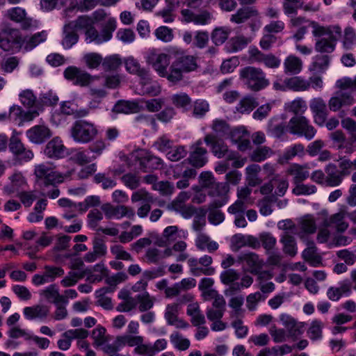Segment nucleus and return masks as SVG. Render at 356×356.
<instances>
[{"label":"nucleus","instance_id":"obj_53","mask_svg":"<svg viewBox=\"0 0 356 356\" xmlns=\"http://www.w3.org/2000/svg\"><path fill=\"white\" fill-rule=\"evenodd\" d=\"M121 181L126 187L131 190H135L140 184V178L136 174L128 172L121 177Z\"/></svg>","mask_w":356,"mask_h":356},{"label":"nucleus","instance_id":"obj_44","mask_svg":"<svg viewBox=\"0 0 356 356\" xmlns=\"http://www.w3.org/2000/svg\"><path fill=\"white\" fill-rule=\"evenodd\" d=\"M280 241L283 243V251L285 254L291 257H294L297 254L296 241L293 236L289 234V233H284Z\"/></svg>","mask_w":356,"mask_h":356},{"label":"nucleus","instance_id":"obj_30","mask_svg":"<svg viewBox=\"0 0 356 356\" xmlns=\"http://www.w3.org/2000/svg\"><path fill=\"white\" fill-rule=\"evenodd\" d=\"M280 320L283 325L287 330L289 335L293 337H298L303 332L304 325L297 322L293 318L286 314H282Z\"/></svg>","mask_w":356,"mask_h":356},{"label":"nucleus","instance_id":"obj_54","mask_svg":"<svg viewBox=\"0 0 356 356\" xmlns=\"http://www.w3.org/2000/svg\"><path fill=\"white\" fill-rule=\"evenodd\" d=\"M302 0H283L282 6L284 13L288 17H292L298 13L300 3Z\"/></svg>","mask_w":356,"mask_h":356},{"label":"nucleus","instance_id":"obj_47","mask_svg":"<svg viewBox=\"0 0 356 356\" xmlns=\"http://www.w3.org/2000/svg\"><path fill=\"white\" fill-rule=\"evenodd\" d=\"M246 175L248 184L254 186L259 184L261 180L258 177V174L261 170V167L257 164H252L246 167Z\"/></svg>","mask_w":356,"mask_h":356},{"label":"nucleus","instance_id":"obj_28","mask_svg":"<svg viewBox=\"0 0 356 356\" xmlns=\"http://www.w3.org/2000/svg\"><path fill=\"white\" fill-rule=\"evenodd\" d=\"M259 11L253 6H246L239 8L235 14L231 16L230 21L236 24H242L248 19L259 17Z\"/></svg>","mask_w":356,"mask_h":356},{"label":"nucleus","instance_id":"obj_3","mask_svg":"<svg viewBox=\"0 0 356 356\" xmlns=\"http://www.w3.org/2000/svg\"><path fill=\"white\" fill-rule=\"evenodd\" d=\"M117 340L122 345L134 347L133 353L139 356H155L167 348L165 339H159L153 343H145V339L140 335L127 334L118 337Z\"/></svg>","mask_w":356,"mask_h":356},{"label":"nucleus","instance_id":"obj_49","mask_svg":"<svg viewBox=\"0 0 356 356\" xmlns=\"http://www.w3.org/2000/svg\"><path fill=\"white\" fill-rule=\"evenodd\" d=\"M287 109L289 112L293 113L295 115L294 116L302 115L307 111V106L305 101L299 97L290 102Z\"/></svg>","mask_w":356,"mask_h":356},{"label":"nucleus","instance_id":"obj_6","mask_svg":"<svg viewBox=\"0 0 356 356\" xmlns=\"http://www.w3.org/2000/svg\"><path fill=\"white\" fill-rule=\"evenodd\" d=\"M116 19L109 17L106 22L102 24L100 33L92 24L86 32H85V41L87 44L95 43L100 44L110 40L112 38L113 33L116 29Z\"/></svg>","mask_w":356,"mask_h":356},{"label":"nucleus","instance_id":"obj_59","mask_svg":"<svg viewBox=\"0 0 356 356\" xmlns=\"http://www.w3.org/2000/svg\"><path fill=\"white\" fill-rule=\"evenodd\" d=\"M287 129V126L284 122H276L275 120H271L268 126V131L276 138H280Z\"/></svg>","mask_w":356,"mask_h":356},{"label":"nucleus","instance_id":"obj_22","mask_svg":"<svg viewBox=\"0 0 356 356\" xmlns=\"http://www.w3.org/2000/svg\"><path fill=\"white\" fill-rule=\"evenodd\" d=\"M26 135L31 143L42 144L50 138L52 133L49 128L44 125H35L27 130Z\"/></svg>","mask_w":356,"mask_h":356},{"label":"nucleus","instance_id":"obj_25","mask_svg":"<svg viewBox=\"0 0 356 356\" xmlns=\"http://www.w3.org/2000/svg\"><path fill=\"white\" fill-rule=\"evenodd\" d=\"M232 243L236 250L245 246L254 249L260 247V241L256 237L251 235L235 234L232 236Z\"/></svg>","mask_w":356,"mask_h":356},{"label":"nucleus","instance_id":"obj_51","mask_svg":"<svg viewBox=\"0 0 356 356\" xmlns=\"http://www.w3.org/2000/svg\"><path fill=\"white\" fill-rule=\"evenodd\" d=\"M17 197L25 207H30L37 199L38 195L35 191L23 190L17 193Z\"/></svg>","mask_w":356,"mask_h":356},{"label":"nucleus","instance_id":"obj_35","mask_svg":"<svg viewBox=\"0 0 356 356\" xmlns=\"http://www.w3.org/2000/svg\"><path fill=\"white\" fill-rule=\"evenodd\" d=\"M298 227L302 233L297 232L298 236L303 238L304 234H312L316 231V225L313 216L307 215L300 219L298 222Z\"/></svg>","mask_w":356,"mask_h":356},{"label":"nucleus","instance_id":"obj_16","mask_svg":"<svg viewBox=\"0 0 356 356\" xmlns=\"http://www.w3.org/2000/svg\"><path fill=\"white\" fill-rule=\"evenodd\" d=\"M238 261L247 266V270L251 274L261 275L264 261L254 252H243L238 257Z\"/></svg>","mask_w":356,"mask_h":356},{"label":"nucleus","instance_id":"obj_57","mask_svg":"<svg viewBox=\"0 0 356 356\" xmlns=\"http://www.w3.org/2000/svg\"><path fill=\"white\" fill-rule=\"evenodd\" d=\"M8 335L10 338L16 339L19 337L24 338L26 341H30L32 333L25 329H22L19 326H13L8 331Z\"/></svg>","mask_w":356,"mask_h":356},{"label":"nucleus","instance_id":"obj_43","mask_svg":"<svg viewBox=\"0 0 356 356\" xmlns=\"http://www.w3.org/2000/svg\"><path fill=\"white\" fill-rule=\"evenodd\" d=\"M170 100L176 108H181L183 111H187L192 102L190 97L185 92L172 95Z\"/></svg>","mask_w":356,"mask_h":356},{"label":"nucleus","instance_id":"obj_36","mask_svg":"<svg viewBox=\"0 0 356 356\" xmlns=\"http://www.w3.org/2000/svg\"><path fill=\"white\" fill-rule=\"evenodd\" d=\"M284 67L286 74H297L302 70V62L298 57L290 55L284 60Z\"/></svg>","mask_w":356,"mask_h":356},{"label":"nucleus","instance_id":"obj_23","mask_svg":"<svg viewBox=\"0 0 356 356\" xmlns=\"http://www.w3.org/2000/svg\"><path fill=\"white\" fill-rule=\"evenodd\" d=\"M44 153L50 159H58L65 156L66 147L60 138L54 137L46 145Z\"/></svg>","mask_w":356,"mask_h":356},{"label":"nucleus","instance_id":"obj_26","mask_svg":"<svg viewBox=\"0 0 356 356\" xmlns=\"http://www.w3.org/2000/svg\"><path fill=\"white\" fill-rule=\"evenodd\" d=\"M326 176L325 181L326 185L331 187L339 186L345 177L335 164L330 163L325 169Z\"/></svg>","mask_w":356,"mask_h":356},{"label":"nucleus","instance_id":"obj_29","mask_svg":"<svg viewBox=\"0 0 356 356\" xmlns=\"http://www.w3.org/2000/svg\"><path fill=\"white\" fill-rule=\"evenodd\" d=\"M307 248L302 252V258L314 267H317L322 264V257L317 253V248L312 241H307Z\"/></svg>","mask_w":356,"mask_h":356},{"label":"nucleus","instance_id":"obj_32","mask_svg":"<svg viewBox=\"0 0 356 356\" xmlns=\"http://www.w3.org/2000/svg\"><path fill=\"white\" fill-rule=\"evenodd\" d=\"M125 68L130 74H136L140 79H147L148 70L144 67H141L139 62L134 57L130 56L124 60Z\"/></svg>","mask_w":356,"mask_h":356},{"label":"nucleus","instance_id":"obj_7","mask_svg":"<svg viewBox=\"0 0 356 356\" xmlns=\"http://www.w3.org/2000/svg\"><path fill=\"white\" fill-rule=\"evenodd\" d=\"M288 131L298 136H304L307 140H312L316 134V129L310 124L309 120L303 115L292 117L287 125Z\"/></svg>","mask_w":356,"mask_h":356},{"label":"nucleus","instance_id":"obj_19","mask_svg":"<svg viewBox=\"0 0 356 356\" xmlns=\"http://www.w3.org/2000/svg\"><path fill=\"white\" fill-rule=\"evenodd\" d=\"M102 209L108 219L113 218L120 219L123 217H127L129 219H133L135 216L134 210L132 208L124 205L113 207L111 204L107 203L102 206Z\"/></svg>","mask_w":356,"mask_h":356},{"label":"nucleus","instance_id":"obj_31","mask_svg":"<svg viewBox=\"0 0 356 356\" xmlns=\"http://www.w3.org/2000/svg\"><path fill=\"white\" fill-rule=\"evenodd\" d=\"M287 173L293 177V183L296 184L302 183L309 177V172L306 165L292 163L287 169Z\"/></svg>","mask_w":356,"mask_h":356},{"label":"nucleus","instance_id":"obj_39","mask_svg":"<svg viewBox=\"0 0 356 356\" xmlns=\"http://www.w3.org/2000/svg\"><path fill=\"white\" fill-rule=\"evenodd\" d=\"M286 86L293 91L307 90L310 87V83L300 76H293L284 81Z\"/></svg>","mask_w":356,"mask_h":356},{"label":"nucleus","instance_id":"obj_60","mask_svg":"<svg viewBox=\"0 0 356 356\" xmlns=\"http://www.w3.org/2000/svg\"><path fill=\"white\" fill-rule=\"evenodd\" d=\"M44 273L49 282L54 281L57 277H62L65 271L61 267L54 266H45Z\"/></svg>","mask_w":356,"mask_h":356},{"label":"nucleus","instance_id":"obj_1","mask_svg":"<svg viewBox=\"0 0 356 356\" xmlns=\"http://www.w3.org/2000/svg\"><path fill=\"white\" fill-rule=\"evenodd\" d=\"M167 51L175 59L170 66V74L168 81H179L183 79L184 73H189L197 69V56L187 54L182 49L176 47L168 48Z\"/></svg>","mask_w":356,"mask_h":356},{"label":"nucleus","instance_id":"obj_56","mask_svg":"<svg viewBox=\"0 0 356 356\" xmlns=\"http://www.w3.org/2000/svg\"><path fill=\"white\" fill-rule=\"evenodd\" d=\"M240 278V274L237 270L229 268L220 273V279L222 284L229 285Z\"/></svg>","mask_w":356,"mask_h":356},{"label":"nucleus","instance_id":"obj_4","mask_svg":"<svg viewBox=\"0 0 356 356\" xmlns=\"http://www.w3.org/2000/svg\"><path fill=\"white\" fill-rule=\"evenodd\" d=\"M242 83L251 91L258 92L266 88L270 82L261 68L246 66L239 71Z\"/></svg>","mask_w":356,"mask_h":356},{"label":"nucleus","instance_id":"obj_21","mask_svg":"<svg viewBox=\"0 0 356 356\" xmlns=\"http://www.w3.org/2000/svg\"><path fill=\"white\" fill-rule=\"evenodd\" d=\"M49 314V308L44 305H34L23 309V315L27 321H44Z\"/></svg>","mask_w":356,"mask_h":356},{"label":"nucleus","instance_id":"obj_34","mask_svg":"<svg viewBox=\"0 0 356 356\" xmlns=\"http://www.w3.org/2000/svg\"><path fill=\"white\" fill-rule=\"evenodd\" d=\"M142 90L143 95H147L151 97H156L161 92V88L159 83L152 81L149 72L147 73V79H140Z\"/></svg>","mask_w":356,"mask_h":356},{"label":"nucleus","instance_id":"obj_33","mask_svg":"<svg viewBox=\"0 0 356 356\" xmlns=\"http://www.w3.org/2000/svg\"><path fill=\"white\" fill-rule=\"evenodd\" d=\"M138 104L134 101L119 100L113 108V111L116 113L130 114L138 111Z\"/></svg>","mask_w":356,"mask_h":356},{"label":"nucleus","instance_id":"obj_9","mask_svg":"<svg viewBox=\"0 0 356 356\" xmlns=\"http://www.w3.org/2000/svg\"><path fill=\"white\" fill-rule=\"evenodd\" d=\"M204 142L210 147L212 154L218 159L226 157L231 161L236 158V153L230 151L227 144L215 134H207L204 138Z\"/></svg>","mask_w":356,"mask_h":356},{"label":"nucleus","instance_id":"obj_13","mask_svg":"<svg viewBox=\"0 0 356 356\" xmlns=\"http://www.w3.org/2000/svg\"><path fill=\"white\" fill-rule=\"evenodd\" d=\"M65 79L70 81L75 86L81 87L88 86L97 76H92L85 70H81L76 66H69L63 72Z\"/></svg>","mask_w":356,"mask_h":356},{"label":"nucleus","instance_id":"obj_63","mask_svg":"<svg viewBox=\"0 0 356 356\" xmlns=\"http://www.w3.org/2000/svg\"><path fill=\"white\" fill-rule=\"evenodd\" d=\"M71 159L74 163L81 165L88 163L91 161L94 160L92 159V156H89V152L88 150L81 149L76 151L71 156Z\"/></svg>","mask_w":356,"mask_h":356},{"label":"nucleus","instance_id":"obj_2","mask_svg":"<svg viewBox=\"0 0 356 356\" xmlns=\"http://www.w3.org/2000/svg\"><path fill=\"white\" fill-rule=\"evenodd\" d=\"M313 26L312 35L315 38L314 48L319 53L330 54L335 49L341 29L339 26H321L318 22L311 23Z\"/></svg>","mask_w":356,"mask_h":356},{"label":"nucleus","instance_id":"obj_38","mask_svg":"<svg viewBox=\"0 0 356 356\" xmlns=\"http://www.w3.org/2000/svg\"><path fill=\"white\" fill-rule=\"evenodd\" d=\"M79 38V35L70 25L67 24L64 26L62 45L65 49H70L77 43Z\"/></svg>","mask_w":356,"mask_h":356},{"label":"nucleus","instance_id":"obj_41","mask_svg":"<svg viewBox=\"0 0 356 356\" xmlns=\"http://www.w3.org/2000/svg\"><path fill=\"white\" fill-rule=\"evenodd\" d=\"M67 24L70 25L75 31H83L85 33L86 32V30L94 24V22L90 17L88 15H81L75 20L70 22Z\"/></svg>","mask_w":356,"mask_h":356},{"label":"nucleus","instance_id":"obj_11","mask_svg":"<svg viewBox=\"0 0 356 356\" xmlns=\"http://www.w3.org/2000/svg\"><path fill=\"white\" fill-rule=\"evenodd\" d=\"M35 175L40 181V186L44 191L45 187L62 183L63 177L46 164L35 166Z\"/></svg>","mask_w":356,"mask_h":356},{"label":"nucleus","instance_id":"obj_12","mask_svg":"<svg viewBox=\"0 0 356 356\" xmlns=\"http://www.w3.org/2000/svg\"><path fill=\"white\" fill-rule=\"evenodd\" d=\"M35 175L40 181V186L44 191L45 187L62 183L63 177L46 164L35 166Z\"/></svg>","mask_w":356,"mask_h":356},{"label":"nucleus","instance_id":"obj_10","mask_svg":"<svg viewBox=\"0 0 356 356\" xmlns=\"http://www.w3.org/2000/svg\"><path fill=\"white\" fill-rule=\"evenodd\" d=\"M135 161L137 162L139 169L143 172L160 170L164 165L162 159L145 150L138 152L135 155Z\"/></svg>","mask_w":356,"mask_h":356},{"label":"nucleus","instance_id":"obj_15","mask_svg":"<svg viewBox=\"0 0 356 356\" xmlns=\"http://www.w3.org/2000/svg\"><path fill=\"white\" fill-rule=\"evenodd\" d=\"M201 139L197 140L190 147L189 156L185 161L195 168H202L208 162L207 149L202 146Z\"/></svg>","mask_w":356,"mask_h":356},{"label":"nucleus","instance_id":"obj_20","mask_svg":"<svg viewBox=\"0 0 356 356\" xmlns=\"http://www.w3.org/2000/svg\"><path fill=\"white\" fill-rule=\"evenodd\" d=\"M355 103V99L351 92L338 91L328 102L329 109L337 112L343 106H350Z\"/></svg>","mask_w":356,"mask_h":356},{"label":"nucleus","instance_id":"obj_18","mask_svg":"<svg viewBox=\"0 0 356 356\" xmlns=\"http://www.w3.org/2000/svg\"><path fill=\"white\" fill-rule=\"evenodd\" d=\"M228 136L240 151H246L251 147L250 132L243 126L232 129Z\"/></svg>","mask_w":356,"mask_h":356},{"label":"nucleus","instance_id":"obj_5","mask_svg":"<svg viewBox=\"0 0 356 356\" xmlns=\"http://www.w3.org/2000/svg\"><path fill=\"white\" fill-rule=\"evenodd\" d=\"M70 137L79 144H87L93 141L98 135L96 125L86 120H76L70 129Z\"/></svg>","mask_w":356,"mask_h":356},{"label":"nucleus","instance_id":"obj_42","mask_svg":"<svg viewBox=\"0 0 356 356\" xmlns=\"http://www.w3.org/2000/svg\"><path fill=\"white\" fill-rule=\"evenodd\" d=\"M135 299L138 304V310L140 312L149 311L154 304V298L151 297L147 291L137 295Z\"/></svg>","mask_w":356,"mask_h":356},{"label":"nucleus","instance_id":"obj_14","mask_svg":"<svg viewBox=\"0 0 356 356\" xmlns=\"http://www.w3.org/2000/svg\"><path fill=\"white\" fill-rule=\"evenodd\" d=\"M170 56L169 53L157 54L155 51L150 52L147 57V62L152 65L153 68L161 77H165L168 80L170 74Z\"/></svg>","mask_w":356,"mask_h":356},{"label":"nucleus","instance_id":"obj_46","mask_svg":"<svg viewBox=\"0 0 356 356\" xmlns=\"http://www.w3.org/2000/svg\"><path fill=\"white\" fill-rule=\"evenodd\" d=\"M258 105L256 99L250 96L242 98L237 104L236 109L240 113H250Z\"/></svg>","mask_w":356,"mask_h":356},{"label":"nucleus","instance_id":"obj_52","mask_svg":"<svg viewBox=\"0 0 356 356\" xmlns=\"http://www.w3.org/2000/svg\"><path fill=\"white\" fill-rule=\"evenodd\" d=\"M323 324L319 320H314L307 330L308 337L313 341L318 340L322 337Z\"/></svg>","mask_w":356,"mask_h":356},{"label":"nucleus","instance_id":"obj_27","mask_svg":"<svg viewBox=\"0 0 356 356\" xmlns=\"http://www.w3.org/2000/svg\"><path fill=\"white\" fill-rule=\"evenodd\" d=\"M40 296L50 303L56 305L60 304H67L68 300L64 296L59 293L58 289L56 284H51L40 293Z\"/></svg>","mask_w":356,"mask_h":356},{"label":"nucleus","instance_id":"obj_40","mask_svg":"<svg viewBox=\"0 0 356 356\" xmlns=\"http://www.w3.org/2000/svg\"><path fill=\"white\" fill-rule=\"evenodd\" d=\"M211 128L217 137H225L229 136L232 129L227 122L222 119L213 120Z\"/></svg>","mask_w":356,"mask_h":356},{"label":"nucleus","instance_id":"obj_37","mask_svg":"<svg viewBox=\"0 0 356 356\" xmlns=\"http://www.w3.org/2000/svg\"><path fill=\"white\" fill-rule=\"evenodd\" d=\"M170 341L173 347L179 351L188 350L191 346V341L188 339L179 332H173L170 335Z\"/></svg>","mask_w":356,"mask_h":356},{"label":"nucleus","instance_id":"obj_50","mask_svg":"<svg viewBox=\"0 0 356 356\" xmlns=\"http://www.w3.org/2000/svg\"><path fill=\"white\" fill-rule=\"evenodd\" d=\"M88 68L92 70L97 69L102 63V56L96 52L86 54L83 58Z\"/></svg>","mask_w":356,"mask_h":356},{"label":"nucleus","instance_id":"obj_62","mask_svg":"<svg viewBox=\"0 0 356 356\" xmlns=\"http://www.w3.org/2000/svg\"><path fill=\"white\" fill-rule=\"evenodd\" d=\"M317 188L314 185L303 184L298 183L295 184L293 193L296 195H309L316 192Z\"/></svg>","mask_w":356,"mask_h":356},{"label":"nucleus","instance_id":"obj_17","mask_svg":"<svg viewBox=\"0 0 356 356\" xmlns=\"http://www.w3.org/2000/svg\"><path fill=\"white\" fill-rule=\"evenodd\" d=\"M309 108L314 122L320 127L324 126L329 114L325 102L321 97L313 98L309 102Z\"/></svg>","mask_w":356,"mask_h":356},{"label":"nucleus","instance_id":"obj_8","mask_svg":"<svg viewBox=\"0 0 356 356\" xmlns=\"http://www.w3.org/2000/svg\"><path fill=\"white\" fill-rule=\"evenodd\" d=\"M24 40L19 30L7 29L0 33V48L5 51H19Z\"/></svg>","mask_w":356,"mask_h":356},{"label":"nucleus","instance_id":"obj_58","mask_svg":"<svg viewBox=\"0 0 356 356\" xmlns=\"http://www.w3.org/2000/svg\"><path fill=\"white\" fill-rule=\"evenodd\" d=\"M305 153V146L301 143L295 144L286 149L283 157L289 161L296 156H302Z\"/></svg>","mask_w":356,"mask_h":356},{"label":"nucleus","instance_id":"obj_45","mask_svg":"<svg viewBox=\"0 0 356 356\" xmlns=\"http://www.w3.org/2000/svg\"><path fill=\"white\" fill-rule=\"evenodd\" d=\"M188 266L191 273L195 276H200V275H211L215 272L213 268H202L199 266V260L195 258H191L188 260Z\"/></svg>","mask_w":356,"mask_h":356},{"label":"nucleus","instance_id":"obj_48","mask_svg":"<svg viewBox=\"0 0 356 356\" xmlns=\"http://www.w3.org/2000/svg\"><path fill=\"white\" fill-rule=\"evenodd\" d=\"M230 30L225 27L216 28L211 33L212 42L216 45L222 44L228 38Z\"/></svg>","mask_w":356,"mask_h":356},{"label":"nucleus","instance_id":"obj_61","mask_svg":"<svg viewBox=\"0 0 356 356\" xmlns=\"http://www.w3.org/2000/svg\"><path fill=\"white\" fill-rule=\"evenodd\" d=\"M88 225L92 229H97L99 222L103 219V213L97 209H93L88 214Z\"/></svg>","mask_w":356,"mask_h":356},{"label":"nucleus","instance_id":"obj_24","mask_svg":"<svg viewBox=\"0 0 356 356\" xmlns=\"http://www.w3.org/2000/svg\"><path fill=\"white\" fill-rule=\"evenodd\" d=\"M7 17L13 22L19 23L23 29H29L33 26V21L26 16V12L20 7H15L7 10Z\"/></svg>","mask_w":356,"mask_h":356},{"label":"nucleus","instance_id":"obj_64","mask_svg":"<svg viewBox=\"0 0 356 356\" xmlns=\"http://www.w3.org/2000/svg\"><path fill=\"white\" fill-rule=\"evenodd\" d=\"M155 35L157 39L164 42H170L174 37L172 30L165 26L157 28L155 30Z\"/></svg>","mask_w":356,"mask_h":356},{"label":"nucleus","instance_id":"obj_55","mask_svg":"<svg viewBox=\"0 0 356 356\" xmlns=\"http://www.w3.org/2000/svg\"><path fill=\"white\" fill-rule=\"evenodd\" d=\"M120 58L117 55H113L102 58V65L105 71H111L117 70L121 65Z\"/></svg>","mask_w":356,"mask_h":356}]
</instances>
